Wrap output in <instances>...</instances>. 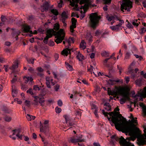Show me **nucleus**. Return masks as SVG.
Returning a JSON list of instances; mask_svg holds the SVG:
<instances>
[{"mask_svg": "<svg viewBox=\"0 0 146 146\" xmlns=\"http://www.w3.org/2000/svg\"><path fill=\"white\" fill-rule=\"evenodd\" d=\"M119 110V108H116L113 111L109 113L105 112L104 110L102 111V113L105 117H107L111 125L113 126V124H114L116 129L121 125L120 124L121 122L123 123L125 121V118L122 116L121 114H120L119 112L117 111Z\"/></svg>", "mask_w": 146, "mask_h": 146, "instance_id": "1", "label": "nucleus"}, {"mask_svg": "<svg viewBox=\"0 0 146 146\" xmlns=\"http://www.w3.org/2000/svg\"><path fill=\"white\" fill-rule=\"evenodd\" d=\"M116 129L123 132L129 133L130 135L133 137L134 139L141 135L139 129L136 126L129 127L125 125L122 127H118Z\"/></svg>", "mask_w": 146, "mask_h": 146, "instance_id": "2", "label": "nucleus"}, {"mask_svg": "<svg viewBox=\"0 0 146 146\" xmlns=\"http://www.w3.org/2000/svg\"><path fill=\"white\" fill-rule=\"evenodd\" d=\"M129 90L127 87L115 86V88L111 90L110 88H108V92L110 95L114 96L121 95L127 98H128L129 91Z\"/></svg>", "mask_w": 146, "mask_h": 146, "instance_id": "3", "label": "nucleus"}, {"mask_svg": "<svg viewBox=\"0 0 146 146\" xmlns=\"http://www.w3.org/2000/svg\"><path fill=\"white\" fill-rule=\"evenodd\" d=\"M89 23L90 26L93 29H96L99 25V21L101 19L100 15H98L97 13H92L89 17Z\"/></svg>", "mask_w": 146, "mask_h": 146, "instance_id": "4", "label": "nucleus"}, {"mask_svg": "<svg viewBox=\"0 0 146 146\" xmlns=\"http://www.w3.org/2000/svg\"><path fill=\"white\" fill-rule=\"evenodd\" d=\"M137 118L135 117L134 118L133 117H132V118L131 121L129 120V121L128 122L125 119V121L123 123L122 122H121L120 124L121 125L120 126L121 127H122L125 125L126 126H128L129 127H134L136 126L138 124L137 120Z\"/></svg>", "mask_w": 146, "mask_h": 146, "instance_id": "5", "label": "nucleus"}, {"mask_svg": "<svg viewBox=\"0 0 146 146\" xmlns=\"http://www.w3.org/2000/svg\"><path fill=\"white\" fill-rule=\"evenodd\" d=\"M132 7V2L130 0L125 1L121 5V10L124 12V10L128 12L130 11V9Z\"/></svg>", "mask_w": 146, "mask_h": 146, "instance_id": "6", "label": "nucleus"}, {"mask_svg": "<svg viewBox=\"0 0 146 146\" xmlns=\"http://www.w3.org/2000/svg\"><path fill=\"white\" fill-rule=\"evenodd\" d=\"M21 130L19 129H14L12 130L13 133L12 135L9 136L13 139L15 140L16 138V137H13L14 135H16L17 137H19L21 139H22V136L20 135L21 132Z\"/></svg>", "mask_w": 146, "mask_h": 146, "instance_id": "7", "label": "nucleus"}, {"mask_svg": "<svg viewBox=\"0 0 146 146\" xmlns=\"http://www.w3.org/2000/svg\"><path fill=\"white\" fill-rule=\"evenodd\" d=\"M123 20L120 21V23L114 26H113L110 27V28L113 30L118 31L120 29H121V28L122 24L124 23Z\"/></svg>", "mask_w": 146, "mask_h": 146, "instance_id": "8", "label": "nucleus"}, {"mask_svg": "<svg viewBox=\"0 0 146 146\" xmlns=\"http://www.w3.org/2000/svg\"><path fill=\"white\" fill-rule=\"evenodd\" d=\"M72 25L70 26V32L74 33V29L76 27V23L77 20L74 18H72L71 19Z\"/></svg>", "mask_w": 146, "mask_h": 146, "instance_id": "9", "label": "nucleus"}, {"mask_svg": "<svg viewBox=\"0 0 146 146\" xmlns=\"http://www.w3.org/2000/svg\"><path fill=\"white\" fill-rule=\"evenodd\" d=\"M138 144L139 145H143L146 144V141L145 140V137L142 135L137 137Z\"/></svg>", "mask_w": 146, "mask_h": 146, "instance_id": "10", "label": "nucleus"}, {"mask_svg": "<svg viewBox=\"0 0 146 146\" xmlns=\"http://www.w3.org/2000/svg\"><path fill=\"white\" fill-rule=\"evenodd\" d=\"M119 143L123 146H128L131 144L130 143L127 141L122 136H121L119 138Z\"/></svg>", "mask_w": 146, "mask_h": 146, "instance_id": "11", "label": "nucleus"}, {"mask_svg": "<svg viewBox=\"0 0 146 146\" xmlns=\"http://www.w3.org/2000/svg\"><path fill=\"white\" fill-rule=\"evenodd\" d=\"M64 117L66 124L69 126H72L74 124V123L72 121V119L68 116L66 115H64Z\"/></svg>", "mask_w": 146, "mask_h": 146, "instance_id": "12", "label": "nucleus"}, {"mask_svg": "<svg viewBox=\"0 0 146 146\" xmlns=\"http://www.w3.org/2000/svg\"><path fill=\"white\" fill-rule=\"evenodd\" d=\"M40 131L44 133L46 135H47L49 132V127L48 126H42L40 127Z\"/></svg>", "mask_w": 146, "mask_h": 146, "instance_id": "13", "label": "nucleus"}, {"mask_svg": "<svg viewBox=\"0 0 146 146\" xmlns=\"http://www.w3.org/2000/svg\"><path fill=\"white\" fill-rule=\"evenodd\" d=\"M49 5L48 3L46 2L44 3L43 5L41 7V10L42 12H44V11H46L48 10Z\"/></svg>", "mask_w": 146, "mask_h": 146, "instance_id": "14", "label": "nucleus"}, {"mask_svg": "<svg viewBox=\"0 0 146 146\" xmlns=\"http://www.w3.org/2000/svg\"><path fill=\"white\" fill-rule=\"evenodd\" d=\"M56 31L53 29H49L46 32V35H48L49 36L51 37L53 35H55Z\"/></svg>", "mask_w": 146, "mask_h": 146, "instance_id": "15", "label": "nucleus"}, {"mask_svg": "<svg viewBox=\"0 0 146 146\" xmlns=\"http://www.w3.org/2000/svg\"><path fill=\"white\" fill-rule=\"evenodd\" d=\"M65 34L64 31V30L60 29L58 32H56L55 35L56 36L62 37V35L65 36Z\"/></svg>", "mask_w": 146, "mask_h": 146, "instance_id": "16", "label": "nucleus"}, {"mask_svg": "<svg viewBox=\"0 0 146 146\" xmlns=\"http://www.w3.org/2000/svg\"><path fill=\"white\" fill-rule=\"evenodd\" d=\"M19 61L18 60H16L13 62V64L9 68L11 70H14L17 68L18 67V64Z\"/></svg>", "mask_w": 146, "mask_h": 146, "instance_id": "17", "label": "nucleus"}, {"mask_svg": "<svg viewBox=\"0 0 146 146\" xmlns=\"http://www.w3.org/2000/svg\"><path fill=\"white\" fill-rule=\"evenodd\" d=\"M70 49L66 48L64 49L61 52V54L65 56H67L68 54H70Z\"/></svg>", "mask_w": 146, "mask_h": 146, "instance_id": "18", "label": "nucleus"}, {"mask_svg": "<svg viewBox=\"0 0 146 146\" xmlns=\"http://www.w3.org/2000/svg\"><path fill=\"white\" fill-rule=\"evenodd\" d=\"M55 38L56 39L55 40V42L57 44L61 42L64 39V35H63L62 37H59L56 36Z\"/></svg>", "mask_w": 146, "mask_h": 146, "instance_id": "19", "label": "nucleus"}, {"mask_svg": "<svg viewBox=\"0 0 146 146\" xmlns=\"http://www.w3.org/2000/svg\"><path fill=\"white\" fill-rule=\"evenodd\" d=\"M104 108L106 111H111V106L108 103H106L104 104Z\"/></svg>", "mask_w": 146, "mask_h": 146, "instance_id": "20", "label": "nucleus"}, {"mask_svg": "<svg viewBox=\"0 0 146 146\" xmlns=\"http://www.w3.org/2000/svg\"><path fill=\"white\" fill-rule=\"evenodd\" d=\"M12 95L13 97L16 96L17 94V90L15 87L14 85H12Z\"/></svg>", "mask_w": 146, "mask_h": 146, "instance_id": "21", "label": "nucleus"}, {"mask_svg": "<svg viewBox=\"0 0 146 146\" xmlns=\"http://www.w3.org/2000/svg\"><path fill=\"white\" fill-rule=\"evenodd\" d=\"M86 43L83 40H82L80 44V48L83 50H84L86 48Z\"/></svg>", "mask_w": 146, "mask_h": 146, "instance_id": "22", "label": "nucleus"}, {"mask_svg": "<svg viewBox=\"0 0 146 146\" xmlns=\"http://www.w3.org/2000/svg\"><path fill=\"white\" fill-rule=\"evenodd\" d=\"M23 79L25 83H27L29 82H31L33 80L31 77H26L25 76L24 77Z\"/></svg>", "mask_w": 146, "mask_h": 146, "instance_id": "23", "label": "nucleus"}, {"mask_svg": "<svg viewBox=\"0 0 146 146\" xmlns=\"http://www.w3.org/2000/svg\"><path fill=\"white\" fill-rule=\"evenodd\" d=\"M77 58L79 61H82V60L84 59V56L79 52L78 53Z\"/></svg>", "mask_w": 146, "mask_h": 146, "instance_id": "24", "label": "nucleus"}, {"mask_svg": "<svg viewBox=\"0 0 146 146\" xmlns=\"http://www.w3.org/2000/svg\"><path fill=\"white\" fill-rule=\"evenodd\" d=\"M92 36L90 33H88L86 34V38L87 40H88L89 42H90L92 40Z\"/></svg>", "mask_w": 146, "mask_h": 146, "instance_id": "25", "label": "nucleus"}, {"mask_svg": "<svg viewBox=\"0 0 146 146\" xmlns=\"http://www.w3.org/2000/svg\"><path fill=\"white\" fill-rule=\"evenodd\" d=\"M76 2L79 3L80 5H82L85 3H89V0H76Z\"/></svg>", "mask_w": 146, "mask_h": 146, "instance_id": "26", "label": "nucleus"}, {"mask_svg": "<svg viewBox=\"0 0 146 146\" xmlns=\"http://www.w3.org/2000/svg\"><path fill=\"white\" fill-rule=\"evenodd\" d=\"M35 99L33 104L34 105L37 106L38 104L39 97L37 96L34 97Z\"/></svg>", "mask_w": 146, "mask_h": 146, "instance_id": "27", "label": "nucleus"}, {"mask_svg": "<svg viewBox=\"0 0 146 146\" xmlns=\"http://www.w3.org/2000/svg\"><path fill=\"white\" fill-rule=\"evenodd\" d=\"M61 20H66L67 19L68 17L67 13L65 11H63L61 14Z\"/></svg>", "mask_w": 146, "mask_h": 146, "instance_id": "28", "label": "nucleus"}, {"mask_svg": "<svg viewBox=\"0 0 146 146\" xmlns=\"http://www.w3.org/2000/svg\"><path fill=\"white\" fill-rule=\"evenodd\" d=\"M44 98L43 97L39 98V99L38 103H39L40 105L42 106H43L44 105Z\"/></svg>", "mask_w": 146, "mask_h": 146, "instance_id": "29", "label": "nucleus"}, {"mask_svg": "<svg viewBox=\"0 0 146 146\" xmlns=\"http://www.w3.org/2000/svg\"><path fill=\"white\" fill-rule=\"evenodd\" d=\"M78 139H75L74 138V137H70L69 140V142H71L72 143H78Z\"/></svg>", "mask_w": 146, "mask_h": 146, "instance_id": "30", "label": "nucleus"}, {"mask_svg": "<svg viewBox=\"0 0 146 146\" xmlns=\"http://www.w3.org/2000/svg\"><path fill=\"white\" fill-rule=\"evenodd\" d=\"M65 64L66 68L69 70L71 71L73 70V68L72 66L70 65L68 62H65Z\"/></svg>", "mask_w": 146, "mask_h": 146, "instance_id": "31", "label": "nucleus"}, {"mask_svg": "<svg viewBox=\"0 0 146 146\" xmlns=\"http://www.w3.org/2000/svg\"><path fill=\"white\" fill-rule=\"evenodd\" d=\"M106 18L109 21H110L112 20H115V16L112 15L109 16V15H107L106 16Z\"/></svg>", "mask_w": 146, "mask_h": 146, "instance_id": "32", "label": "nucleus"}, {"mask_svg": "<svg viewBox=\"0 0 146 146\" xmlns=\"http://www.w3.org/2000/svg\"><path fill=\"white\" fill-rule=\"evenodd\" d=\"M66 42L70 46V44L71 43H74V38L72 37H70L68 40H66Z\"/></svg>", "mask_w": 146, "mask_h": 146, "instance_id": "33", "label": "nucleus"}, {"mask_svg": "<svg viewBox=\"0 0 146 146\" xmlns=\"http://www.w3.org/2000/svg\"><path fill=\"white\" fill-rule=\"evenodd\" d=\"M46 86L48 88H50L51 86L50 85V78L49 77H46Z\"/></svg>", "mask_w": 146, "mask_h": 146, "instance_id": "34", "label": "nucleus"}, {"mask_svg": "<svg viewBox=\"0 0 146 146\" xmlns=\"http://www.w3.org/2000/svg\"><path fill=\"white\" fill-rule=\"evenodd\" d=\"M27 118L28 121H30L32 120H34L35 117L34 116L31 115L29 114H27Z\"/></svg>", "mask_w": 146, "mask_h": 146, "instance_id": "35", "label": "nucleus"}, {"mask_svg": "<svg viewBox=\"0 0 146 146\" xmlns=\"http://www.w3.org/2000/svg\"><path fill=\"white\" fill-rule=\"evenodd\" d=\"M101 54L102 56L106 58L108 57L109 56V53L106 51L102 52L101 53Z\"/></svg>", "mask_w": 146, "mask_h": 146, "instance_id": "36", "label": "nucleus"}, {"mask_svg": "<svg viewBox=\"0 0 146 146\" xmlns=\"http://www.w3.org/2000/svg\"><path fill=\"white\" fill-rule=\"evenodd\" d=\"M139 105L140 106L142 107L143 112L146 113V107L144 106L143 102H141L139 103Z\"/></svg>", "mask_w": 146, "mask_h": 146, "instance_id": "37", "label": "nucleus"}, {"mask_svg": "<svg viewBox=\"0 0 146 146\" xmlns=\"http://www.w3.org/2000/svg\"><path fill=\"white\" fill-rule=\"evenodd\" d=\"M85 4L83 6H82L81 9H82L85 10L88 9L89 6V3H85Z\"/></svg>", "mask_w": 146, "mask_h": 146, "instance_id": "38", "label": "nucleus"}, {"mask_svg": "<svg viewBox=\"0 0 146 146\" xmlns=\"http://www.w3.org/2000/svg\"><path fill=\"white\" fill-rule=\"evenodd\" d=\"M83 136L81 135L77 139V140L79 142H82L85 141V140L84 139H82Z\"/></svg>", "mask_w": 146, "mask_h": 146, "instance_id": "39", "label": "nucleus"}, {"mask_svg": "<svg viewBox=\"0 0 146 146\" xmlns=\"http://www.w3.org/2000/svg\"><path fill=\"white\" fill-rule=\"evenodd\" d=\"M51 12L53 14L55 15H57L58 14V11L56 9H53L51 10Z\"/></svg>", "mask_w": 146, "mask_h": 146, "instance_id": "40", "label": "nucleus"}, {"mask_svg": "<svg viewBox=\"0 0 146 146\" xmlns=\"http://www.w3.org/2000/svg\"><path fill=\"white\" fill-rule=\"evenodd\" d=\"M30 29V27L29 26H26L24 27V30L25 32L27 33L29 32Z\"/></svg>", "mask_w": 146, "mask_h": 146, "instance_id": "41", "label": "nucleus"}, {"mask_svg": "<svg viewBox=\"0 0 146 146\" xmlns=\"http://www.w3.org/2000/svg\"><path fill=\"white\" fill-rule=\"evenodd\" d=\"M4 119L5 121H6L9 122L11 120L12 118L11 117H10L6 116L5 117Z\"/></svg>", "mask_w": 146, "mask_h": 146, "instance_id": "42", "label": "nucleus"}, {"mask_svg": "<svg viewBox=\"0 0 146 146\" xmlns=\"http://www.w3.org/2000/svg\"><path fill=\"white\" fill-rule=\"evenodd\" d=\"M28 70L30 73L32 74H34L35 73V71L34 69L32 67H30L28 69Z\"/></svg>", "mask_w": 146, "mask_h": 146, "instance_id": "43", "label": "nucleus"}, {"mask_svg": "<svg viewBox=\"0 0 146 146\" xmlns=\"http://www.w3.org/2000/svg\"><path fill=\"white\" fill-rule=\"evenodd\" d=\"M101 34V31L99 30H97L94 33V35L95 36H97L100 35Z\"/></svg>", "mask_w": 146, "mask_h": 146, "instance_id": "44", "label": "nucleus"}, {"mask_svg": "<svg viewBox=\"0 0 146 146\" xmlns=\"http://www.w3.org/2000/svg\"><path fill=\"white\" fill-rule=\"evenodd\" d=\"M126 99L125 98H121L120 100V103L121 104H123L124 103L126 100V99H128L126 98Z\"/></svg>", "mask_w": 146, "mask_h": 146, "instance_id": "45", "label": "nucleus"}, {"mask_svg": "<svg viewBox=\"0 0 146 146\" xmlns=\"http://www.w3.org/2000/svg\"><path fill=\"white\" fill-rule=\"evenodd\" d=\"M55 110L56 112L58 113H60L61 111V109L58 108V107H56V108Z\"/></svg>", "mask_w": 146, "mask_h": 146, "instance_id": "46", "label": "nucleus"}, {"mask_svg": "<svg viewBox=\"0 0 146 146\" xmlns=\"http://www.w3.org/2000/svg\"><path fill=\"white\" fill-rule=\"evenodd\" d=\"M59 25L58 24H56L55 25L54 27V29L57 31L59 30Z\"/></svg>", "mask_w": 146, "mask_h": 146, "instance_id": "47", "label": "nucleus"}, {"mask_svg": "<svg viewBox=\"0 0 146 146\" xmlns=\"http://www.w3.org/2000/svg\"><path fill=\"white\" fill-rule=\"evenodd\" d=\"M25 105L29 107L30 106V102L27 100H26L25 101Z\"/></svg>", "mask_w": 146, "mask_h": 146, "instance_id": "48", "label": "nucleus"}, {"mask_svg": "<svg viewBox=\"0 0 146 146\" xmlns=\"http://www.w3.org/2000/svg\"><path fill=\"white\" fill-rule=\"evenodd\" d=\"M34 59H29L27 60L29 63H31L33 64H34Z\"/></svg>", "mask_w": 146, "mask_h": 146, "instance_id": "49", "label": "nucleus"}, {"mask_svg": "<svg viewBox=\"0 0 146 146\" xmlns=\"http://www.w3.org/2000/svg\"><path fill=\"white\" fill-rule=\"evenodd\" d=\"M63 0H60V2L58 3V6L59 8H61L62 7L63 5Z\"/></svg>", "mask_w": 146, "mask_h": 146, "instance_id": "50", "label": "nucleus"}, {"mask_svg": "<svg viewBox=\"0 0 146 146\" xmlns=\"http://www.w3.org/2000/svg\"><path fill=\"white\" fill-rule=\"evenodd\" d=\"M48 44L49 46H52L54 45V43L53 41L50 40Z\"/></svg>", "mask_w": 146, "mask_h": 146, "instance_id": "51", "label": "nucleus"}, {"mask_svg": "<svg viewBox=\"0 0 146 146\" xmlns=\"http://www.w3.org/2000/svg\"><path fill=\"white\" fill-rule=\"evenodd\" d=\"M117 68L119 70V74L120 75L122 72V71L123 70V68L121 66H119V65H117Z\"/></svg>", "mask_w": 146, "mask_h": 146, "instance_id": "52", "label": "nucleus"}, {"mask_svg": "<svg viewBox=\"0 0 146 146\" xmlns=\"http://www.w3.org/2000/svg\"><path fill=\"white\" fill-rule=\"evenodd\" d=\"M130 56V54L129 53L127 52L126 53L125 56L124 60L128 59Z\"/></svg>", "mask_w": 146, "mask_h": 146, "instance_id": "53", "label": "nucleus"}, {"mask_svg": "<svg viewBox=\"0 0 146 146\" xmlns=\"http://www.w3.org/2000/svg\"><path fill=\"white\" fill-rule=\"evenodd\" d=\"M93 67L92 65H90V68H88V71L90 72L91 74L92 73V71H93Z\"/></svg>", "mask_w": 146, "mask_h": 146, "instance_id": "54", "label": "nucleus"}, {"mask_svg": "<svg viewBox=\"0 0 146 146\" xmlns=\"http://www.w3.org/2000/svg\"><path fill=\"white\" fill-rule=\"evenodd\" d=\"M142 96L144 97H146V87H145L144 88Z\"/></svg>", "mask_w": 146, "mask_h": 146, "instance_id": "55", "label": "nucleus"}, {"mask_svg": "<svg viewBox=\"0 0 146 146\" xmlns=\"http://www.w3.org/2000/svg\"><path fill=\"white\" fill-rule=\"evenodd\" d=\"M104 2V4H105L108 5L110 4L111 2V0H103Z\"/></svg>", "mask_w": 146, "mask_h": 146, "instance_id": "56", "label": "nucleus"}, {"mask_svg": "<svg viewBox=\"0 0 146 146\" xmlns=\"http://www.w3.org/2000/svg\"><path fill=\"white\" fill-rule=\"evenodd\" d=\"M33 89V90L35 91H39L40 90L39 88L37 85H35L34 86Z\"/></svg>", "mask_w": 146, "mask_h": 146, "instance_id": "57", "label": "nucleus"}, {"mask_svg": "<svg viewBox=\"0 0 146 146\" xmlns=\"http://www.w3.org/2000/svg\"><path fill=\"white\" fill-rule=\"evenodd\" d=\"M27 92L28 93L30 94L31 95H33V93L32 92V90L31 88H30L29 90H27Z\"/></svg>", "mask_w": 146, "mask_h": 146, "instance_id": "58", "label": "nucleus"}, {"mask_svg": "<svg viewBox=\"0 0 146 146\" xmlns=\"http://www.w3.org/2000/svg\"><path fill=\"white\" fill-rule=\"evenodd\" d=\"M75 112L76 113V115H79L80 116L81 115V111L78 110H77L75 111Z\"/></svg>", "mask_w": 146, "mask_h": 146, "instance_id": "59", "label": "nucleus"}, {"mask_svg": "<svg viewBox=\"0 0 146 146\" xmlns=\"http://www.w3.org/2000/svg\"><path fill=\"white\" fill-rule=\"evenodd\" d=\"M13 37H15V38H16V39L17 40V38H18V36L19 35V34L18 33H13L12 34Z\"/></svg>", "mask_w": 146, "mask_h": 146, "instance_id": "60", "label": "nucleus"}, {"mask_svg": "<svg viewBox=\"0 0 146 146\" xmlns=\"http://www.w3.org/2000/svg\"><path fill=\"white\" fill-rule=\"evenodd\" d=\"M1 21L3 22L5 21L6 20L5 17L3 15H1Z\"/></svg>", "mask_w": 146, "mask_h": 146, "instance_id": "61", "label": "nucleus"}, {"mask_svg": "<svg viewBox=\"0 0 146 146\" xmlns=\"http://www.w3.org/2000/svg\"><path fill=\"white\" fill-rule=\"evenodd\" d=\"M17 78H16V76H15V78H13L11 80V82L13 84L15 82L17 81Z\"/></svg>", "mask_w": 146, "mask_h": 146, "instance_id": "62", "label": "nucleus"}, {"mask_svg": "<svg viewBox=\"0 0 146 146\" xmlns=\"http://www.w3.org/2000/svg\"><path fill=\"white\" fill-rule=\"evenodd\" d=\"M110 59V58H106L103 61V64L104 65H106L107 62Z\"/></svg>", "mask_w": 146, "mask_h": 146, "instance_id": "63", "label": "nucleus"}, {"mask_svg": "<svg viewBox=\"0 0 146 146\" xmlns=\"http://www.w3.org/2000/svg\"><path fill=\"white\" fill-rule=\"evenodd\" d=\"M59 87L60 86L58 84H57L54 87L55 91H58L59 88Z\"/></svg>", "mask_w": 146, "mask_h": 146, "instance_id": "64", "label": "nucleus"}]
</instances>
